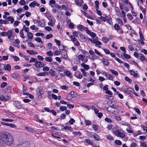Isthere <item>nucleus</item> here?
I'll return each mask as SVG.
<instances>
[{
	"label": "nucleus",
	"mask_w": 147,
	"mask_h": 147,
	"mask_svg": "<svg viewBox=\"0 0 147 147\" xmlns=\"http://www.w3.org/2000/svg\"><path fill=\"white\" fill-rule=\"evenodd\" d=\"M115 134L116 136L122 138H124L125 136V135L124 133L121 132L119 130H117L115 132Z\"/></svg>",
	"instance_id": "nucleus-5"
},
{
	"label": "nucleus",
	"mask_w": 147,
	"mask_h": 147,
	"mask_svg": "<svg viewBox=\"0 0 147 147\" xmlns=\"http://www.w3.org/2000/svg\"><path fill=\"white\" fill-rule=\"evenodd\" d=\"M60 88L63 90H67L68 89V87L65 85L61 86Z\"/></svg>",
	"instance_id": "nucleus-45"
},
{
	"label": "nucleus",
	"mask_w": 147,
	"mask_h": 147,
	"mask_svg": "<svg viewBox=\"0 0 147 147\" xmlns=\"http://www.w3.org/2000/svg\"><path fill=\"white\" fill-rule=\"evenodd\" d=\"M118 107V106H117V105L116 104L114 103L110 107H107V110H108L109 112L112 113H113L115 111H111V110H110V109H116Z\"/></svg>",
	"instance_id": "nucleus-4"
},
{
	"label": "nucleus",
	"mask_w": 147,
	"mask_h": 147,
	"mask_svg": "<svg viewBox=\"0 0 147 147\" xmlns=\"http://www.w3.org/2000/svg\"><path fill=\"white\" fill-rule=\"evenodd\" d=\"M123 55L126 59H130L131 58L129 55L125 53H123Z\"/></svg>",
	"instance_id": "nucleus-39"
},
{
	"label": "nucleus",
	"mask_w": 147,
	"mask_h": 147,
	"mask_svg": "<svg viewBox=\"0 0 147 147\" xmlns=\"http://www.w3.org/2000/svg\"><path fill=\"white\" fill-rule=\"evenodd\" d=\"M95 9H98V5L99 4V2L98 1H96L95 2Z\"/></svg>",
	"instance_id": "nucleus-35"
},
{
	"label": "nucleus",
	"mask_w": 147,
	"mask_h": 147,
	"mask_svg": "<svg viewBox=\"0 0 147 147\" xmlns=\"http://www.w3.org/2000/svg\"><path fill=\"white\" fill-rule=\"evenodd\" d=\"M81 71L82 73L83 76H87V74L85 70L84 69H81Z\"/></svg>",
	"instance_id": "nucleus-28"
},
{
	"label": "nucleus",
	"mask_w": 147,
	"mask_h": 147,
	"mask_svg": "<svg viewBox=\"0 0 147 147\" xmlns=\"http://www.w3.org/2000/svg\"><path fill=\"white\" fill-rule=\"evenodd\" d=\"M78 28L80 30L82 31L84 30V27L82 25H79L78 27Z\"/></svg>",
	"instance_id": "nucleus-40"
},
{
	"label": "nucleus",
	"mask_w": 147,
	"mask_h": 147,
	"mask_svg": "<svg viewBox=\"0 0 147 147\" xmlns=\"http://www.w3.org/2000/svg\"><path fill=\"white\" fill-rule=\"evenodd\" d=\"M129 71L131 73V74L133 75L134 77H136L138 74L136 73V71L133 70H129Z\"/></svg>",
	"instance_id": "nucleus-17"
},
{
	"label": "nucleus",
	"mask_w": 147,
	"mask_h": 147,
	"mask_svg": "<svg viewBox=\"0 0 147 147\" xmlns=\"http://www.w3.org/2000/svg\"><path fill=\"white\" fill-rule=\"evenodd\" d=\"M11 76L14 79H16L18 78L20 76V74L19 73H14L12 74L11 75Z\"/></svg>",
	"instance_id": "nucleus-9"
},
{
	"label": "nucleus",
	"mask_w": 147,
	"mask_h": 147,
	"mask_svg": "<svg viewBox=\"0 0 147 147\" xmlns=\"http://www.w3.org/2000/svg\"><path fill=\"white\" fill-rule=\"evenodd\" d=\"M35 40L38 42H43V41H42L41 38L39 37H37L35 39Z\"/></svg>",
	"instance_id": "nucleus-59"
},
{
	"label": "nucleus",
	"mask_w": 147,
	"mask_h": 147,
	"mask_svg": "<svg viewBox=\"0 0 147 147\" xmlns=\"http://www.w3.org/2000/svg\"><path fill=\"white\" fill-rule=\"evenodd\" d=\"M116 21L118 22V24H120V26L123 24V22L120 19L118 18L116 19Z\"/></svg>",
	"instance_id": "nucleus-20"
},
{
	"label": "nucleus",
	"mask_w": 147,
	"mask_h": 147,
	"mask_svg": "<svg viewBox=\"0 0 147 147\" xmlns=\"http://www.w3.org/2000/svg\"><path fill=\"white\" fill-rule=\"evenodd\" d=\"M2 120L3 121H8V122H12L13 121V120L12 119H2Z\"/></svg>",
	"instance_id": "nucleus-36"
},
{
	"label": "nucleus",
	"mask_w": 147,
	"mask_h": 147,
	"mask_svg": "<svg viewBox=\"0 0 147 147\" xmlns=\"http://www.w3.org/2000/svg\"><path fill=\"white\" fill-rule=\"evenodd\" d=\"M113 76L111 74H109L108 75V79L109 80H113Z\"/></svg>",
	"instance_id": "nucleus-56"
},
{
	"label": "nucleus",
	"mask_w": 147,
	"mask_h": 147,
	"mask_svg": "<svg viewBox=\"0 0 147 147\" xmlns=\"http://www.w3.org/2000/svg\"><path fill=\"white\" fill-rule=\"evenodd\" d=\"M30 28L32 30H38V28L37 27H35L34 25L30 26Z\"/></svg>",
	"instance_id": "nucleus-43"
},
{
	"label": "nucleus",
	"mask_w": 147,
	"mask_h": 147,
	"mask_svg": "<svg viewBox=\"0 0 147 147\" xmlns=\"http://www.w3.org/2000/svg\"><path fill=\"white\" fill-rule=\"evenodd\" d=\"M30 60L29 61V62L30 63H32L33 62H36L37 59L33 57H31Z\"/></svg>",
	"instance_id": "nucleus-33"
},
{
	"label": "nucleus",
	"mask_w": 147,
	"mask_h": 147,
	"mask_svg": "<svg viewBox=\"0 0 147 147\" xmlns=\"http://www.w3.org/2000/svg\"><path fill=\"white\" fill-rule=\"evenodd\" d=\"M84 56L80 54L78 56L79 59L80 60L83 61L84 59Z\"/></svg>",
	"instance_id": "nucleus-54"
},
{
	"label": "nucleus",
	"mask_w": 147,
	"mask_h": 147,
	"mask_svg": "<svg viewBox=\"0 0 147 147\" xmlns=\"http://www.w3.org/2000/svg\"><path fill=\"white\" fill-rule=\"evenodd\" d=\"M107 139L111 140H113V137L110 135H107Z\"/></svg>",
	"instance_id": "nucleus-62"
},
{
	"label": "nucleus",
	"mask_w": 147,
	"mask_h": 147,
	"mask_svg": "<svg viewBox=\"0 0 147 147\" xmlns=\"http://www.w3.org/2000/svg\"><path fill=\"white\" fill-rule=\"evenodd\" d=\"M73 98H74V96H71L69 94L66 97V98L69 100H71Z\"/></svg>",
	"instance_id": "nucleus-48"
},
{
	"label": "nucleus",
	"mask_w": 147,
	"mask_h": 147,
	"mask_svg": "<svg viewBox=\"0 0 147 147\" xmlns=\"http://www.w3.org/2000/svg\"><path fill=\"white\" fill-rule=\"evenodd\" d=\"M55 4V1L54 0H51L49 1V4L50 5L51 4Z\"/></svg>",
	"instance_id": "nucleus-58"
},
{
	"label": "nucleus",
	"mask_w": 147,
	"mask_h": 147,
	"mask_svg": "<svg viewBox=\"0 0 147 147\" xmlns=\"http://www.w3.org/2000/svg\"><path fill=\"white\" fill-rule=\"evenodd\" d=\"M81 66L84 68L86 70H88L90 67L88 65H87L84 63H82L81 64Z\"/></svg>",
	"instance_id": "nucleus-12"
},
{
	"label": "nucleus",
	"mask_w": 147,
	"mask_h": 147,
	"mask_svg": "<svg viewBox=\"0 0 147 147\" xmlns=\"http://www.w3.org/2000/svg\"><path fill=\"white\" fill-rule=\"evenodd\" d=\"M35 1H34L33 2L30 3L29 5V6L31 7H34L35 6Z\"/></svg>",
	"instance_id": "nucleus-29"
},
{
	"label": "nucleus",
	"mask_w": 147,
	"mask_h": 147,
	"mask_svg": "<svg viewBox=\"0 0 147 147\" xmlns=\"http://www.w3.org/2000/svg\"><path fill=\"white\" fill-rule=\"evenodd\" d=\"M26 52L28 54L32 55H37L38 54V53L36 52H34L33 50H28Z\"/></svg>",
	"instance_id": "nucleus-10"
},
{
	"label": "nucleus",
	"mask_w": 147,
	"mask_h": 147,
	"mask_svg": "<svg viewBox=\"0 0 147 147\" xmlns=\"http://www.w3.org/2000/svg\"><path fill=\"white\" fill-rule=\"evenodd\" d=\"M12 31L11 30H9L7 32V35L8 36V38L10 39L12 36Z\"/></svg>",
	"instance_id": "nucleus-16"
},
{
	"label": "nucleus",
	"mask_w": 147,
	"mask_h": 147,
	"mask_svg": "<svg viewBox=\"0 0 147 147\" xmlns=\"http://www.w3.org/2000/svg\"><path fill=\"white\" fill-rule=\"evenodd\" d=\"M114 28L116 30H118L120 28V26L118 24H115L114 26Z\"/></svg>",
	"instance_id": "nucleus-31"
},
{
	"label": "nucleus",
	"mask_w": 147,
	"mask_h": 147,
	"mask_svg": "<svg viewBox=\"0 0 147 147\" xmlns=\"http://www.w3.org/2000/svg\"><path fill=\"white\" fill-rule=\"evenodd\" d=\"M125 79L126 81L130 83H131L132 81L131 80L127 77H125Z\"/></svg>",
	"instance_id": "nucleus-53"
},
{
	"label": "nucleus",
	"mask_w": 147,
	"mask_h": 147,
	"mask_svg": "<svg viewBox=\"0 0 147 147\" xmlns=\"http://www.w3.org/2000/svg\"><path fill=\"white\" fill-rule=\"evenodd\" d=\"M46 54L48 56L50 57L52 56L53 54V53L51 51L47 52Z\"/></svg>",
	"instance_id": "nucleus-32"
},
{
	"label": "nucleus",
	"mask_w": 147,
	"mask_h": 147,
	"mask_svg": "<svg viewBox=\"0 0 147 147\" xmlns=\"http://www.w3.org/2000/svg\"><path fill=\"white\" fill-rule=\"evenodd\" d=\"M72 134L76 135H79V136H80L82 134L80 132L74 131L73 132Z\"/></svg>",
	"instance_id": "nucleus-49"
},
{
	"label": "nucleus",
	"mask_w": 147,
	"mask_h": 147,
	"mask_svg": "<svg viewBox=\"0 0 147 147\" xmlns=\"http://www.w3.org/2000/svg\"><path fill=\"white\" fill-rule=\"evenodd\" d=\"M115 143L117 145H120L122 144V143L121 141L118 140H116L115 141Z\"/></svg>",
	"instance_id": "nucleus-37"
},
{
	"label": "nucleus",
	"mask_w": 147,
	"mask_h": 147,
	"mask_svg": "<svg viewBox=\"0 0 147 147\" xmlns=\"http://www.w3.org/2000/svg\"><path fill=\"white\" fill-rule=\"evenodd\" d=\"M6 20L7 24L9 23V21H10V23L11 24H13L14 21V18L12 16H9L6 19Z\"/></svg>",
	"instance_id": "nucleus-6"
},
{
	"label": "nucleus",
	"mask_w": 147,
	"mask_h": 147,
	"mask_svg": "<svg viewBox=\"0 0 147 147\" xmlns=\"http://www.w3.org/2000/svg\"><path fill=\"white\" fill-rule=\"evenodd\" d=\"M11 68V66L9 64H7L6 65H5V70H7L9 71H10Z\"/></svg>",
	"instance_id": "nucleus-13"
},
{
	"label": "nucleus",
	"mask_w": 147,
	"mask_h": 147,
	"mask_svg": "<svg viewBox=\"0 0 147 147\" xmlns=\"http://www.w3.org/2000/svg\"><path fill=\"white\" fill-rule=\"evenodd\" d=\"M55 41L56 42V43L57 44L58 46H60L61 45L60 44V41L57 40L56 39H55Z\"/></svg>",
	"instance_id": "nucleus-61"
},
{
	"label": "nucleus",
	"mask_w": 147,
	"mask_h": 147,
	"mask_svg": "<svg viewBox=\"0 0 147 147\" xmlns=\"http://www.w3.org/2000/svg\"><path fill=\"white\" fill-rule=\"evenodd\" d=\"M35 35L36 36H43L44 35V34L42 33L38 32Z\"/></svg>",
	"instance_id": "nucleus-60"
},
{
	"label": "nucleus",
	"mask_w": 147,
	"mask_h": 147,
	"mask_svg": "<svg viewBox=\"0 0 147 147\" xmlns=\"http://www.w3.org/2000/svg\"><path fill=\"white\" fill-rule=\"evenodd\" d=\"M45 64H44V63L42 62H38V66L39 67H43L45 65Z\"/></svg>",
	"instance_id": "nucleus-38"
},
{
	"label": "nucleus",
	"mask_w": 147,
	"mask_h": 147,
	"mask_svg": "<svg viewBox=\"0 0 147 147\" xmlns=\"http://www.w3.org/2000/svg\"><path fill=\"white\" fill-rule=\"evenodd\" d=\"M10 57L13 58L14 59V60L16 61H17L19 60V58L17 56L11 55L10 56Z\"/></svg>",
	"instance_id": "nucleus-19"
},
{
	"label": "nucleus",
	"mask_w": 147,
	"mask_h": 147,
	"mask_svg": "<svg viewBox=\"0 0 147 147\" xmlns=\"http://www.w3.org/2000/svg\"><path fill=\"white\" fill-rule=\"evenodd\" d=\"M53 35L51 34H49L47 35L46 36V38L47 39H49L51 38H52Z\"/></svg>",
	"instance_id": "nucleus-46"
},
{
	"label": "nucleus",
	"mask_w": 147,
	"mask_h": 147,
	"mask_svg": "<svg viewBox=\"0 0 147 147\" xmlns=\"http://www.w3.org/2000/svg\"><path fill=\"white\" fill-rule=\"evenodd\" d=\"M20 144L22 147H27L29 146V143L28 142H26Z\"/></svg>",
	"instance_id": "nucleus-15"
},
{
	"label": "nucleus",
	"mask_w": 147,
	"mask_h": 147,
	"mask_svg": "<svg viewBox=\"0 0 147 147\" xmlns=\"http://www.w3.org/2000/svg\"><path fill=\"white\" fill-rule=\"evenodd\" d=\"M45 61L49 62H51L52 61V58L50 57H47L45 59Z\"/></svg>",
	"instance_id": "nucleus-24"
},
{
	"label": "nucleus",
	"mask_w": 147,
	"mask_h": 147,
	"mask_svg": "<svg viewBox=\"0 0 147 147\" xmlns=\"http://www.w3.org/2000/svg\"><path fill=\"white\" fill-rule=\"evenodd\" d=\"M127 16L128 19L130 21L131 20L133 19V18L131 14L128 13L127 14Z\"/></svg>",
	"instance_id": "nucleus-41"
},
{
	"label": "nucleus",
	"mask_w": 147,
	"mask_h": 147,
	"mask_svg": "<svg viewBox=\"0 0 147 147\" xmlns=\"http://www.w3.org/2000/svg\"><path fill=\"white\" fill-rule=\"evenodd\" d=\"M69 94L71 96H74V97H76L77 95V94L76 93H75L74 91L71 92Z\"/></svg>",
	"instance_id": "nucleus-25"
},
{
	"label": "nucleus",
	"mask_w": 147,
	"mask_h": 147,
	"mask_svg": "<svg viewBox=\"0 0 147 147\" xmlns=\"http://www.w3.org/2000/svg\"><path fill=\"white\" fill-rule=\"evenodd\" d=\"M75 121L74 119L73 118H71L69 122L70 124L72 125Z\"/></svg>",
	"instance_id": "nucleus-63"
},
{
	"label": "nucleus",
	"mask_w": 147,
	"mask_h": 147,
	"mask_svg": "<svg viewBox=\"0 0 147 147\" xmlns=\"http://www.w3.org/2000/svg\"><path fill=\"white\" fill-rule=\"evenodd\" d=\"M95 134V133H94L89 132L88 133V135L89 137L91 138H93Z\"/></svg>",
	"instance_id": "nucleus-47"
},
{
	"label": "nucleus",
	"mask_w": 147,
	"mask_h": 147,
	"mask_svg": "<svg viewBox=\"0 0 147 147\" xmlns=\"http://www.w3.org/2000/svg\"><path fill=\"white\" fill-rule=\"evenodd\" d=\"M0 138L3 143L6 145L10 146L13 143V138L8 132H1L0 134Z\"/></svg>",
	"instance_id": "nucleus-1"
},
{
	"label": "nucleus",
	"mask_w": 147,
	"mask_h": 147,
	"mask_svg": "<svg viewBox=\"0 0 147 147\" xmlns=\"http://www.w3.org/2000/svg\"><path fill=\"white\" fill-rule=\"evenodd\" d=\"M14 105L18 109H20L21 108L20 104L17 101H14L13 102Z\"/></svg>",
	"instance_id": "nucleus-8"
},
{
	"label": "nucleus",
	"mask_w": 147,
	"mask_h": 147,
	"mask_svg": "<svg viewBox=\"0 0 147 147\" xmlns=\"http://www.w3.org/2000/svg\"><path fill=\"white\" fill-rule=\"evenodd\" d=\"M85 141L87 143L91 145H92L93 144L92 142L89 139H86L85 140Z\"/></svg>",
	"instance_id": "nucleus-30"
},
{
	"label": "nucleus",
	"mask_w": 147,
	"mask_h": 147,
	"mask_svg": "<svg viewBox=\"0 0 147 147\" xmlns=\"http://www.w3.org/2000/svg\"><path fill=\"white\" fill-rule=\"evenodd\" d=\"M97 105L100 109H103L105 108L106 106L105 104L102 102L98 103Z\"/></svg>",
	"instance_id": "nucleus-11"
},
{
	"label": "nucleus",
	"mask_w": 147,
	"mask_h": 147,
	"mask_svg": "<svg viewBox=\"0 0 147 147\" xmlns=\"http://www.w3.org/2000/svg\"><path fill=\"white\" fill-rule=\"evenodd\" d=\"M141 127L143 128L144 131H145L147 133V127H145L144 125H142Z\"/></svg>",
	"instance_id": "nucleus-64"
},
{
	"label": "nucleus",
	"mask_w": 147,
	"mask_h": 147,
	"mask_svg": "<svg viewBox=\"0 0 147 147\" xmlns=\"http://www.w3.org/2000/svg\"><path fill=\"white\" fill-rule=\"evenodd\" d=\"M7 83L5 82H3L1 84V88H3L7 86Z\"/></svg>",
	"instance_id": "nucleus-52"
},
{
	"label": "nucleus",
	"mask_w": 147,
	"mask_h": 147,
	"mask_svg": "<svg viewBox=\"0 0 147 147\" xmlns=\"http://www.w3.org/2000/svg\"><path fill=\"white\" fill-rule=\"evenodd\" d=\"M45 29L46 30L50 31L52 30V28L51 27L49 26H46L45 27Z\"/></svg>",
	"instance_id": "nucleus-57"
},
{
	"label": "nucleus",
	"mask_w": 147,
	"mask_h": 147,
	"mask_svg": "<svg viewBox=\"0 0 147 147\" xmlns=\"http://www.w3.org/2000/svg\"><path fill=\"white\" fill-rule=\"evenodd\" d=\"M85 122L86 123V125H91V121L88 120H85Z\"/></svg>",
	"instance_id": "nucleus-55"
},
{
	"label": "nucleus",
	"mask_w": 147,
	"mask_h": 147,
	"mask_svg": "<svg viewBox=\"0 0 147 147\" xmlns=\"http://www.w3.org/2000/svg\"><path fill=\"white\" fill-rule=\"evenodd\" d=\"M25 128L27 130H28V131L32 132L34 130V129L30 127H25Z\"/></svg>",
	"instance_id": "nucleus-34"
},
{
	"label": "nucleus",
	"mask_w": 147,
	"mask_h": 147,
	"mask_svg": "<svg viewBox=\"0 0 147 147\" xmlns=\"http://www.w3.org/2000/svg\"><path fill=\"white\" fill-rule=\"evenodd\" d=\"M109 70L110 71H111V73L113 74H114L115 75L117 76L118 74V73L115 70H112V69H109Z\"/></svg>",
	"instance_id": "nucleus-21"
},
{
	"label": "nucleus",
	"mask_w": 147,
	"mask_h": 147,
	"mask_svg": "<svg viewBox=\"0 0 147 147\" xmlns=\"http://www.w3.org/2000/svg\"><path fill=\"white\" fill-rule=\"evenodd\" d=\"M49 73L52 76H54L55 74V72L53 69H51L49 70Z\"/></svg>",
	"instance_id": "nucleus-27"
},
{
	"label": "nucleus",
	"mask_w": 147,
	"mask_h": 147,
	"mask_svg": "<svg viewBox=\"0 0 147 147\" xmlns=\"http://www.w3.org/2000/svg\"><path fill=\"white\" fill-rule=\"evenodd\" d=\"M60 109L61 111H63L66 110L67 107L65 106H61L60 107Z\"/></svg>",
	"instance_id": "nucleus-51"
},
{
	"label": "nucleus",
	"mask_w": 147,
	"mask_h": 147,
	"mask_svg": "<svg viewBox=\"0 0 147 147\" xmlns=\"http://www.w3.org/2000/svg\"><path fill=\"white\" fill-rule=\"evenodd\" d=\"M115 59L116 60L118 61V62L120 63H123V62L120 59L117 57H115Z\"/></svg>",
	"instance_id": "nucleus-50"
},
{
	"label": "nucleus",
	"mask_w": 147,
	"mask_h": 147,
	"mask_svg": "<svg viewBox=\"0 0 147 147\" xmlns=\"http://www.w3.org/2000/svg\"><path fill=\"white\" fill-rule=\"evenodd\" d=\"M20 23V22L19 21H16L14 22L13 24V25L15 27H16L18 26Z\"/></svg>",
	"instance_id": "nucleus-44"
},
{
	"label": "nucleus",
	"mask_w": 147,
	"mask_h": 147,
	"mask_svg": "<svg viewBox=\"0 0 147 147\" xmlns=\"http://www.w3.org/2000/svg\"><path fill=\"white\" fill-rule=\"evenodd\" d=\"M102 63L104 65L106 66H108L109 65V62L108 60L105 59H102Z\"/></svg>",
	"instance_id": "nucleus-14"
},
{
	"label": "nucleus",
	"mask_w": 147,
	"mask_h": 147,
	"mask_svg": "<svg viewBox=\"0 0 147 147\" xmlns=\"http://www.w3.org/2000/svg\"><path fill=\"white\" fill-rule=\"evenodd\" d=\"M63 127L65 129L67 130H70L71 131H72L73 130L72 128L70 126H67L66 125L65 126H63Z\"/></svg>",
	"instance_id": "nucleus-18"
},
{
	"label": "nucleus",
	"mask_w": 147,
	"mask_h": 147,
	"mask_svg": "<svg viewBox=\"0 0 147 147\" xmlns=\"http://www.w3.org/2000/svg\"><path fill=\"white\" fill-rule=\"evenodd\" d=\"M61 52V54L62 56L61 57V59H64L65 60H67L68 57L67 51L65 49H63L62 51Z\"/></svg>",
	"instance_id": "nucleus-3"
},
{
	"label": "nucleus",
	"mask_w": 147,
	"mask_h": 147,
	"mask_svg": "<svg viewBox=\"0 0 147 147\" xmlns=\"http://www.w3.org/2000/svg\"><path fill=\"white\" fill-rule=\"evenodd\" d=\"M74 76L75 77L79 79H81L82 78L83 76L80 72L79 71H77L75 72Z\"/></svg>",
	"instance_id": "nucleus-7"
},
{
	"label": "nucleus",
	"mask_w": 147,
	"mask_h": 147,
	"mask_svg": "<svg viewBox=\"0 0 147 147\" xmlns=\"http://www.w3.org/2000/svg\"><path fill=\"white\" fill-rule=\"evenodd\" d=\"M27 34L28 36V38L29 39H32V38L33 36V34L32 33L30 32H28V33H27Z\"/></svg>",
	"instance_id": "nucleus-23"
},
{
	"label": "nucleus",
	"mask_w": 147,
	"mask_h": 147,
	"mask_svg": "<svg viewBox=\"0 0 147 147\" xmlns=\"http://www.w3.org/2000/svg\"><path fill=\"white\" fill-rule=\"evenodd\" d=\"M6 91H7L8 93H11V87H8L6 89Z\"/></svg>",
	"instance_id": "nucleus-42"
},
{
	"label": "nucleus",
	"mask_w": 147,
	"mask_h": 147,
	"mask_svg": "<svg viewBox=\"0 0 147 147\" xmlns=\"http://www.w3.org/2000/svg\"><path fill=\"white\" fill-rule=\"evenodd\" d=\"M93 138L97 141H98L100 140V137L96 134H95Z\"/></svg>",
	"instance_id": "nucleus-22"
},
{
	"label": "nucleus",
	"mask_w": 147,
	"mask_h": 147,
	"mask_svg": "<svg viewBox=\"0 0 147 147\" xmlns=\"http://www.w3.org/2000/svg\"><path fill=\"white\" fill-rule=\"evenodd\" d=\"M23 29H22L20 31V36L22 38L24 39L25 38V36L24 35V34L23 33Z\"/></svg>",
	"instance_id": "nucleus-26"
},
{
	"label": "nucleus",
	"mask_w": 147,
	"mask_h": 147,
	"mask_svg": "<svg viewBox=\"0 0 147 147\" xmlns=\"http://www.w3.org/2000/svg\"><path fill=\"white\" fill-rule=\"evenodd\" d=\"M72 34L74 37H77L79 38H81L85 39H86V37L79 32L74 31L73 32Z\"/></svg>",
	"instance_id": "nucleus-2"
}]
</instances>
